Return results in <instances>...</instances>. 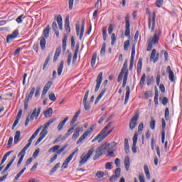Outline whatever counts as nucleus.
Listing matches in <instances>:
<instances>
[{
  "label": "nucleus",
  "instance_id": "obj_1",
  "mask_svg": "<svg viewBox=\"0 0 182 182\" xmlns=\"http://www.w3.org/2000/svg\"><path fill=\"white\" fill-rule=\"evenodd\" d=\"M111 126V124L109 123L105 127V128L91 141V143H95V141H97L98 143H102V141L106 139L112 132H113V129L109 130V127Z\"/></svg>",
  "mask_w": 182,
  "mask_h": 182
},
{
  "label": "nucleus",
  "instance_id": "obj_2",
  "mask_svg": "<svg viewBox=\"0 0 182 182\" xmlns=\"http://www.w3.org/2000/svg\"><path fill=\"white\" fill-rule=\"evenodd\" d=\"M161 35V30H156L153 37H151L148 40L147 51L150 52L153 49V45H157L159 41H160V36Z\"/></svg>",
  "mask_w": 182,
  "mask_h": 182
},
{
  "label": "nucleus",
  "instance_id": "obj_3",
  "mask_svg": "<svg viewBox=\"0 0 182 182\" xmlns=\"http://www.w3.org/2000/svg\"><path fill=\"white\" fill-rule=\"evenodd\" d=\"M53 122H56V118L50 119L48 122L44 124V126H43V127H44V128L40 133V136H39L38 139L36 141L35 146H38L39 142L41 140H43V139H45V137H46V134H48V129H49V127L50 126V124H52V123H53Z\"/></svg>",
  "mask_w": 182,
  "mask_h": 182
},
{
  "label": "nucleus",
  "instance_id": "obj_4",
  "mask_svg": "<svg viewBox=\"0 0 182 182\" xmlns=\"http://www.w3.org/2000/svg\"><path fill=\"white\" fill-rule=\"evenodd\" d=\"M32 141H33V138L31 137L28 139V144L21 149V151L18 153V157H20L18 161L17 162V166L19 167L23 161V158L25 157V154H26V151L29 147H31V144H32Z\"/></svg>",
  "mask_w": 182,
  "mask_h": 182
},
{
  "label": "nucleus",
  "instance_id": "obj_5",
  "mask_svg": "<svg viewBox=\"0 0 182 182\" xmlns=\"http://www.w3.org/2000/svg\"><path fill=\"white\" fill-rule=\"evenodd\" d=\"M146 14H149V17L148 18V28L151 29V32H154V28H156V12H153V15L150 14V9H146Z\"/></svg>",
  "mask_w": 182,
  "mask_h": 182
},
{
  "label": "nucleus",
  "instance_id": "obj_6",
  "mask_svg": "<svg viewBox=\"0 0 182 182\" xmlns=\"http://www.w3.org/2000/svg\"><path fill=\"white\" fill-rule=\"evenodd\" d=\"M110 147V144H104L96 149V155L94 156L93 160H97L99 157L103 155V153L107 151Z\"/></svg>",
  "mask_w": 182,
  "mask_h": 182
},
{
  "label": "nucleus",
  "instance_id": "obj_7",
  "mask_svg": "<svg viewBox=\"0 0 182 182\" xmlns=\"http://www.w3.org/2000/svg\"><path fill=\"white\" fill-rule=\"evenodd\" d=\"M41 110H42L41 107H39L38 109L35 108L32 114H29L26 119L25 127L29 124V122L33 120V119H38L39 114H41Z\"/></svg>",
  "mask_w": 182,
  "mask_h": 182
},
{
  "label": "nucleus",
  "instance_id": "obj_8",
  "mask_svg": "<svg viewBox=\"0 0 182 182\" xmlns=\"http://www.w3.org/2000/svg\"><path fill=\"white\" fill-rule=\"evenodd\" d=\"M93 130H95V125L91 126L90 128L87 129V131H85L82 135L78 139V140L76 142V144H80L86 137H89L90 134L93 132Z\"/></svg>",
  "mask_w": 182,
  "mask_h": 182
},
{
  "label": "nucleus",
  "instance_id": "obj_9",
  "mask_svg": "<svg viewBox=\"0 0 182 182\" xmlns=\"http://www.w3.org/2000/svg\"><path fill=\"white\" fill-rule=\"evenodd\" d=\"M35 90H36V88L35 87H33L31 89V91L28 95L26 96L25 102H24V110H28V107H29V101L32 97H33V95H35Z\"/></svg>",
  "mask_w": 182,
  "mask_h": 182
},
{
  "label": "nucleus",
  "instance_id": "obj_10",
  "mask_svg": "<svg viewBox=\"0 0 182 182\" xmlns=\"http://www.w3.org/2000/svg\"><path fill=\"white\" fill-rule=\"evenodd\" d=\"M94 152L95 149L92 148L88 151L85 156L82 155L80 157L81 160L80 161V166H83V164H85L87 160L90 159V156H92Z\"/></svg>",
  "mask_w": 182,
  "mask_h": 182
},
{
  "label": "nucleus",
  "instance_id": "obj_11",
  "mask_svg": "<svg viewBox=\"0 0 182 182\" xmlns=\"http://www.w3.org/2000/svg\"><path fill=\"white\" fill-rule=\"evenodd\" d=\"M139 116H140V113L139 112H135L134 116L131 119L129 122L130 130H134L136 126H137V121L139 120Z\"/></svg>",
  "mask_w": 182,
  "mask_h": 182
},
{
  "label": "nucleus",
  "instance_id": "obj_12",
  "mask_svg": "<svg viewBox=\"0 0 182 182\" xmlns=\"http://www.w3.org/2000/svg\"><path fill=\"white\" fill-rule=\"evenodd\" d=\"M127 37L130 36V14H127L125 16V32Z\"/></svg>",
  "mask_w": 182,
  "mask_h": 182
},
{
  "label": "nucleus",
  "instance_id": "obj_13",
  "mask_svg": "<svg viewBox=\"0 0 182 182\" xmlns=\"http://www.w3.org/2000/svg\"><path fill=\"white\" fill-rule=\"evenodd\" d=\"M127 60H126L124 62V64H123V66H122V68L121 70V72L118 76V79H117V82H120L122 79H123V75H126V72H129V70H127Z\"/></svg>",
  "mask_w": 182,
  "mask_h": 182
},
{
  "label": "nucleus",
  "instance_id": "obj_14",
  "mask_svg": "<svg viewBox=\"0 0 182 182\" xmlns=\"http://www.w3.org/2000/svg\"><path fill=\"white\" fill-rule=\"evenodd\" d=\"M79 151V149H76L75 151H73L71 154L69 155V156L65 160V161L63 164V167L64 168H68V166L70 161H72V159L75 156L76 153Z\"/></svg>",
  "mask_w": 182,
  "mask_h": 182
},
{
  "label": "nucleus",
  "instance_id": "obj_15",
  "mask_svg": "<svg viewBox=\"0 0 182 182\" xmlns=\"http://www.w3.org/2000/svg\"><path fill=\"white\" fill-rule=\"evenodd\" d=\"M75 30L77 32V35H79L80 33V41H82V38H83V33H85V22H82L81 29L80 25L76 24Z\"/></svg>",
  "mask_w": 182,
  "mask_h": 182
},
{
  "label": "nucleus",
  "instance_id": "obj_16",
  "mask_svg": "<svg viewBox=\"0 0 182 182\" xmlns=\"http://www.w3.org/2000/svg\"><path fill=\"white\" fill-rule=\"evenodd\" d=\"M103 80V73H100L96 79V86L95 89V92H99V89H100V85H102V82Z\"/></svg>",
  "mask_w": 182,
  "mask_h": 182
},
{
  "label": "nucleus",
  "instance_id": "obj_17",
  "mask_svg": "<svg viewBox=\"0 0 182 182\" xmlns=\"http://www.w3.org/2000/svg\"><path fill=\"white\" fill-rule=\"evenodd\" d=\"M159 58H160V53H157L156 49H153L151 53L150 60H153L154 63H156L157 60H159Z\"/></svg>",
  "mask_w": 182,
  "mask_h": 182
},
{
  "label": "nucleus",
  "instance_id": "obj_18",
  "mask_svg": "<svg viewBox=\"0 0 182 182\" xmlns=\"http://www.w3.org/2000/svg\"><path fill=\"white\" fill-rule=\"evenodd\" d=\"M52 85H53V82H52V81H48L46 84V85L43 87V92H42V95H41L42 97H45V96H46V94L48 93V90L52 87Z\"/></svg>",
  "mask_w": 182,
  "mask_h": 182
},
{
  "label": "nucleus",
  "instance_id": "obj_19",
  "mask_svg": "<svg viewBox=\"0 0 182 182\" xmlns=\"http://www.w3.org/2000/svg\"><path fill=\"white\" fill-rule=\"evenodd\" d=\"M117 146V144L116 142H112L109 144V147L107 149L108 150V154L109 157L113 156V154H114V151H116V146Z\"/></svg>",
  "mask_w": 182,
  "mask_h": 182
},
{
  "label": "nucleus",
  "instance_id": "obj_20",
  "mask_svg": "<svg viewBox=\"0 0 182 182\" xmlns=\"http://www.w3.org/2000/svg\"><path fill=\"white\" fill-rule=\"evenodd\" d=\"M11 153H14V151H8L4 156L3 159L0 163V171H2V170L4 169V167H5V166H4L3 164L5 163V161H6V159H8L9 156H11Z\"/></svg>",
  "mask_w": 182,
  "mask_h": 182
},
{
  "label": "nucleus",
  "instance_id": "obj_21",
  "mask_svg": "<svg viewBox=\"0 0 182 182\" xmlns=\"http://www.w3.org/2000/svg\"><path fill=\"white\" fill-rule=\"evenodd\" d=\"M18 35H19V31L18 30H14L13 33L7 36V43H9L10 41H14L15 38H17Z\"/></svg>",
  "mask_w": 182,
  "mask_h": 182
},
{
  "label": "nucleus",
  "instance_id": "obj_22",
  "mask_svg": "<svg viewBox=\"0 0 182 182\" xmlns=\"http://www.w3.org/2000/svg\"><path fill=\"white\" fill-rule=\"evenodd\" d=\"M122 173V169H120V168H117L115 170V175H113L111 178H110V181L113 182V181H116L117 180V178H119V177H120V174Z\"/></svg>",
  "mask_w": 182,
  "mask_h": 182
},
{
  "label": "nucleus",
  "instance_id": "obj_23",
  "mask_svg": "<svg viewBox=\"0 0 182 182\" xmlns=\"http://www.w3.org/2000/svg\"><path fill=\"white\" fill-rule=\"evenodd\" d=\"M166 72L169 75H168L169 80H171V82H176V78L174 77V72H173V70H171V67L168 66L166 68Z\"/></svg>",
  "mask_w": 182,
  "mask_h": 182
},
{
  "label": "nucleus",
  "instance_id": "obj_24",
  "mask_svg": "<svg viewBox=\"0 0 182 182\" xmlns=\"http://www.w3.org/2000/svg\"><path fill=\"white\" fill-rule=\"evenodd\" d=\"M68 120H69V117H65L64 120L60 122V123L57 127V129L58 130V132L63 130V126L66 124V122H68Z\"/></svg>",
  "mask_w": 182,
  "mask_h": 182
},
{
  "label": "nucleus",
  "instance_id": "obj_25",
  "mask_svg": "<svg viewBox=\"0 0 182 182\" xmlns=\"http://www.w3.org/2000/svg\"><path fill=\"white\" fill-rule=\"evenodd\" d=\"M60 52H62V47H58L55 50L54 58H53V62H56L58 59H59V56H60Z\"/></svg>",
  "mask_w": 182,
  "mask_h": 182
},
{
  "label": "nucleus",
  "instance_id": "obj_26",
  "mask_svg": "<svg viewBox=\"0 0 182 182\" xmlns=\"http://www.w3.org/2000/svg\"><path fill=\"white\" fill-rule=\"evenodd\" d=\"M16 159V156H14L13 159L10 161V162L7 164V166L4 169V171L1 172L2 174H4V173H6V171L9 170V168L12 166V164H14V161H15Z\"/></svg>",
  "mask_w": 182,
  "mask_h": 182
},
{
  "label": "nucleus",
  "instance_id": "obj_27",
  "mask_svg": "<svg viewBox=\"0 0 182 182\" xmlns=\"http://www.w3.org/2000/svg\"><path fill=\"white\" fill-rule=\"evenodd\" d=\"M82 128H77L76 131L73 133L72 135V139L73 140H77L79 138V136H80V130Z\"/></svg>",
  "mask_w": 182,
  "mask_h": 182
},
{
  "label": "nucleus",
  "instance_id": "obj_28",
  "mask_svg": "<svg viewBox=\"0 0 182 182\" xmlns=\"http://www.w3.org/2000/svg\"><path fill=\"white\" fill-rule=\"evenodd\" d=\"M49 31H50V26L48 25L46 28L43 31V35L45 39L49 38Z\"/></svg>",
  "mask_w": 182,
  "mask_h": 182
},
{
  "label": "nucleus",
  "instance_id": "obj_29",
  "mask_svg": "<svg viewBox=\"0 0 182 182\" xmlns=\"http://www.w3.org/2000/svg\"><path fill=\"white\" fill-rule=\"evenodd\" d=\"M124 167L127 171H129V168H130V157L126 156L124 159Z\"/></svg>",
  "mask_w": 182,
  "mask_h": 182
},
{
  "label": "nucleus",
  "instance_id": "obj_30",
  "mask_svg": "<svg viewBox=\"0 0 182 182\" xmlns=\"http://www.w3.org/2000/svg\"><path fill=\"white\" fill-rule=\"evenodd\" d=\"M40 46L42 50H45L46 48V38H45V37H41L40 40Z\"/></svg>",
  "mask_w": 182,
  "mask_h": 182
},
{
  "label": "nucleus",
  "instance_id": "obj_31",
  "mask_svg": "<svg viewBox=\"0 0 182 182\" xmlns=\"http://www.w3.org/2000/svg\"><path fill=\"white\" fill-rule=\"evenodd\" d=\"M21 131H16L14 136V144H18L21 140Z\"/></svg>",
  "mask_w": 182,
  "mask_h": 182
},
{
  "label": "nucleus",
  "instance_id": "obj_32",
  "mask_svg": "<svg viewBox=\"0 0 182 182\" xmlns=\"http://www.w3.org/2000/svg\"><path fill=\"white\" fill-rule=\"evenodd\" d=\"M53 114V109L52 107L48 108L44 112V116L45 117H50Z\"/></svg>",
  "mask_w": 182,
  "mask_h": 182
},
{
  "label": "nucleus",
  "instance_id": "obj_33",
  "mask_svg": "<svg viewBox=\"0 0 182 182\" xmlns=\"http://www.w3.org/2000/svg\"><path fill=\"white\" fill-rule=\"evenodd\" d=\"M127 92L125 94V101L124 105H127V102H129V97H130V87H127Z\"/></svg>",
  "mask_w": 182,
  "mask_h": 182
},
{
  "label": "nucleus",
  "instance_id": "obj_34",
  "mask_svg": "<svg viewBox=\"0 0 182 182\" xmlns=\"http://www.w3.org/2000/svg\"><path fill=\"white\" fill-rule=\"evenodd\" d=\"M144 173L146 174V177L147 180H150L151 176H150V171H149V166H147V165H144Z\"/></svg>",
  "mask_w": 182,
  "mask_h": 182
},
{
  "label": "nucleus",
  "instance_id": "obj_35",
  "mask_svg": "<svg viewBox=\"0 0 182 182\" xmlns=\"http://www.w3.org/2000/svg\"><path fill=\"white\" fill-rule=\"evenodd\" d=\"M65 29L66 32H70V21L69 18H65Z\"/></svg>",
  "mask_w": 182,
  "mask_h": 182
},
{
  "label": "nucleus",
  "instance_id": "obj_36",
  "mask_svg": "<svg viewBox=\"0 0 182 182\" xmlns=\"http://www.w3.org/2000/svg\"><path fill=\"white\" fill-rule=\"evenodd\" d=\"M117 41V37H116V34L114 33H112L111 34V45H112V46H114L116 44Z\"/></svg>",
  "mask_w": 182,
  "mask_h": 182
},
{
  "label": "nucleus",
  "instance_id": "obj_37",
  "mask_svg": "<svg viewBox=\"0 0 182 182\" xmlns=\"http://www.w3.org/2000/svg\"><path fill=\"white\" fill-rule=\"evenodd\" d=\"M105 93H106V90H102V92L100 93V95L97 97L95 100V105H97V103H99V101L100 100V99H102V97H103Z\"/></svg>",
  "mask_w": 182,
  "mask_h": 182
},
{
  "label": "nucleus",
  "instance_id": "obj_38",
  "mask_svg": "<svg viewBox=\"0 0 182 182\" xmlns=\"http://www.w3.org/2000/svg\"><path fill=\"white\" fill-rule=\"evenodd\" d=\"M68 36H65L63 38V52H66Z\"/></svg>",
  "mask_w": 182,
  "mask_h": 182
},
{
  "label": "nucleus",
  "instance_id": "obj_39",
  "mask_svg": "<svg viewBox=\"0 0 182 182\" xmlns=\"http://www.w3.org/2000/svg\"><path fill=\"white\" fill-rule=\"evenodd\" d=\"M96 58H97V53H94L91 58V66L93 68L96 65Z\"/></svg>",
  "mask_w": 182,
  "mask_h": 182
},
{
  "label": "nucleus",
  "instance_id": "obj_40",
  "mask_svg": "<svg viewBox=\"0 0 182 182\" xmlns=\"http://www.w3.org/2000/svg\"><path fill=\"white\" fill-rule=\"evenodd\" d=\"M42 129H43V126H41L40 127H38L31 136V139H34L36 137V136L39 134V132H41V130H42Z\"/></svg>",
  "mask_w": 182,
  "mask_h": 182
},
{
  "label": "nucleus",
  "instance_id": "obj_41",
  "mask_svg": "<svg viewBox=\"0 0 182 182\" xmlns=\"http://www.w3.org/2000/svg\"><path fill=\"white\" fill-rule=\"evenodd\" d=\"M60 146L59 145H55L48 149V153H56L58 150H59Z\"/></svg>",
  "mask_w": 182,
  "mask_h": 182
},
{
  "label": "nucleus",
  "instance_id": "obj_42",
  "mask_svg": "<svg viewBox=\"0 0 182 182\" xmlns=\"http://www.w3.org/2000/svg\"><path fill=\"white\" fill-rule=\"evenodd\" d=\"M65 65V62L61 61L60 63V65L58 67V76H60V75H62V72L63 70V65Z\"/></svg>",
  "mask_w": 182,
  "mask_h": 182
},
{
  "label": "nucleus",
  "instance_id": "obj_43",
  "mask_svg": "<svg viewBox=\"0 0 182 182\" xmlns=\"http://www.w3.org/2000/svg\"><path fill=\"white\" fill-rule=\"evenodd\" d=\"M102 31V39L103 41H107V30L106 29V27H103Z\"/></svg>",
  "mask_w": 182,
  "mask_h": 182
},
{
  "label": "nucleus",
  "instance_id": "obj_44",
  "mask_svg": "<svg viewBox=\"0 0 182 182\" xmlns=\"http://www.w3.org/2000/svg\"><path fill=\"white\" fill-rule=\"evenodd\" d=\"M164 117L166 121L170 120V110L168 109V107L165 109Z\"/></svg>",
  "mask_w": 182,
  "mask_h": 182
},
{
  "label": "nucleus",
  "instance_id": "obj_45",
  "mask_svg": "<svg viewBox=\"0 0 182 182\" xmlns=\"http://www.w3.org/2000/svg\"><path fill=\"white\" fill-rule=\"evenodd\" d=\"M128 76H129V72H126L125 75H124V78H123L122 87H126Z\"/></svg>",
  "mask_w": 182,
  "mask_h": 182
},
{
  "label": "nucleus",
  "instance_id": "obj_46",
  "mask_svg": "<svg viewBox=\"0 0 182 182\" xmlns=\"http://www.w3.org/2000/svg\"><path fill=\"white\" fill-rule=\"evenodd\" d=\"M60 166V162H58L55 164V166L50 170V176H52L53 173L56 171L59 168V166Z\"/></svg>",
  "mask_w": 182,
  "mask_h": 182
},
{
  "label": "nucleus",
  "instance_id": "obj_47",
  "mask_svg": "<svg viewBox=\"0 0 182 182\" xmlns=\"http://www.w3.org/2000/svg\"><path fill=\"white\" fill-rule=\"evenodd\" d=\"M25 170H26V168H23L14 178V180L17 181V180H19V178L25 173Z\"/></svg>",
  "mask_w": 182,
  "mask_h": 182
},
{
  "label": "nucleus",
  "instance_id": "obj_48",
  "mask_svg": "<svg viewBox=\"0 0 182 182\" xmlns=\"http://www.w3.org/2000/svg\"><path fill=\"white\" fill-rule=\"evenodd\" d=\"M149 126L151 130H154L156 129V120H154V118H151Z\"/></svg>",
  "mask_w": 182,
  "mask_h": 182
},
{
  "label": "nucleus",
  "instance_id": "obj_49",
  "mask_svg": "<svg viewBox=\"0 0 182 182\" xmlns=\"http://www.w3.org/2000/svg\"><path fill=\"white\" fill-rule=\"evenodd\" d=\"M135 55H136V44L134 43L132 49L131 59H134Z\"/></svg>",
  "mask_w": 182,
  "mask_h": 182
},
{
  "label": "nucleus",
  "instance_id": "obj_50",
  "mask_svg": "<svg viewBox=\"0 0 182 182\" xmlns=\"http://www.w3.org/2000/svg\"><path fill=\"white\" fill-rule=\"evenodd\" d=\"M124 149H125V152L129 153V140L127 139H124Z\"/></svg>",
  "mask_w": 182,
  "mask_h": 182
},
{
  "label": "nucleus",
  "instance_id": "obj_51",
  "mask_svg": "<svg viewBox=\"0 0 182 182\" xmlns=\"http://www.w3.org/2000/svg\"><path fill=\"white\" fill-rule=\"evenodd\" d=\"M163 4H164V0H156L155 5L157 8H161Z\"/></svg>",
  "mask_w": 182,
  "mask_h": 182
},
{
  "label": "nucleus",
  "instance_id": "obj_52",
  "mask_svg": "<svg viewBox=\"0 0 182 182\" xmlns=\"http://www.w3.org/2000/svg\"><path fill=\"white\" fill-rule=\"evenodd\" d=\"M105 53H106V43H103L100 50V55H102V56H103Z\"/></svg>",
  "mask_w": 182,
  "mask_h": 182
},
{
  "label": "nucleus",
  "instance_id": "obj_53",
  "mask_svg": "<svg viewBox=\"0 0 182 182\" xmlns=\"http://www.w3.org/2000/svg\"><path fill=\"white\" fill-rule=\"evenodd\" d=\"M75 130V127H70L66 132L65 136L66 137H69L72 133H73V131Z\"/></svg>",
  "mask_w": 182,
  "mask_h": 182
},
{
  "label": "nucleus",
  "instance_id": "obj_54",
  "mask_svg": "<svg viewBox=\"0 0 182 182\" xmlns=\"http://www.w3.org/2000/svg\"><path fill=\"white\" fill-rule=\"evenodd\" d=\"M142 67H143V60L141 58H139V61H138V63H137L138 70H141Z\"/></svg>",
  "mask_w": 182,
  "mask_h": 182
},
{
  "label": "nucleus",
  "instance_id": "obj_55",
  "mask_svg": "<svg viewBox=\"0 0 182 182\" xmlns=\"http://www.w3.org/2000/svg\"><path fill=\"white\" fill-rule=\"evenodd\" d=\"M130 46V41L127 40L124 43V50H127Z\"/></svg>",
  "mask_w": 182,
  "mask_h": 182
},
{
  "label": "nucleus",
  "instance_id": "obj_56",
  "mask_svg": "<svg viewBox=\"0 0 182 182\" xmlns=\"http://www.w3.org/2000/svg\"><path fill=\"white\" fill-rule=\"evenodd\" d=\"M144 82H146V74L144 73L141 77V80H140V82H139V85L141 86H143V85H144Z\"/></svg>",
  "mask_w": 182,
  "mask_h": 182
},
{
  "label": "nucleus",
  "instance_id": "obj_57",
  "mask_svg": "<svg viewBox=\"0 0 182 182\" xmlns=\"http://www.w3.org/2000/svg\"><path fill=\"white\" fill-rule=\"evenodd\" d=\"M77 50H75L73 57V63L75 64L76 63V60H77Z\"/></svg>",
  "mask_w": 182,
  "mask_h": 182
},
{
  "label": "nucleus",
  "instance_id": "obj_58",
  "mask_svg": "<svg viewBox=\"0 0 182 182\" xmlns=\"http://www.w3.org/2000/svg\"><path fill=\"white\" fill-rule=\"evenodd\" d=\"M161 124H162V132L161 133H166V121L164 118L161 119Z\"/></svg>",
  "mask_w": 182,
  "mask_h": 182
},
{
  "label": "nucleus",
  "instance_id": "obj_59",
  "mask_svg": "<svg viewBox=\"0 0 182 182\" xmlns=\"http://www.w3.org/2000/svg\"><path fill=\"white\" fill-rule=\"evenodd\" d=\"M112 166H113V162H107L105 164L106 170H112Z\"/></svg>",
  "mask_w": 182,
  "mask_h": 182
},
{
  "label": "nucleus",
  "instance_id": "obj_60",
  "mask_svg": "<svg viewBox=\"0 0 182 182\" xmlns=\"http://www.w3.org/2000/svg\"><path fill=\"white\" fill-rule=\"evenodd\" d=\"M40 95H41V87H38L36 90L34 96L35 97H39Z\"/></svg>",
  "mask_w": 182,
  "mask_h": 182
},
{
  "label": "nucleus",
  "instance_id": "obj_61",
  "mask_svg": "<svg viewBox=\"0 0 182 182\" xmlns=\"http://www.w3.org/2000/svg\"><path fill=\"white\" fill-rule=\"evenodd\" d=\"M114 29V26H113V24H109V26L108 27V33H109V35H112V33H113Z\"/></svg>",
  "mask_w": 182,
  "mask_h": 182
},
{
  "label": "nucleus",
  "instance_id": "obj_62",
  "mask_svg": "<svg viewBox=\"0 0 182 182\" xmlns=\"http://www.w3.org/2000/svg\"><path fill=\"white\" fill-rule=\"evenodd\" d=\"M139 137V134L137 133H135L133 136V144H137V139Z\"/></svg>",
  "mask_w": 182,
  "mask_h": 182
},
{
  "label": "nucleus",
  "instance_id": "obj_63",
  "mask_svg": "<svg viewBox=\"0 0 182 182\" xmlns=\"http://www.w3.org/2000/svg\"><path fill=\"white\" fill-rule=\"evenodd\" d=\"M84 105L85 110H90V104L87 102H82Z\"/></svg>",
  "mask_w": 182,
  "mask_h": 182
},
{
  "label": "nucleus",
  "instance_id": "obj_64",
  "mask_svg": "<svg viewBox=\"0 0 182 182\" xmlns=\"http://www.w3.org/2000/svg\"><path fill=\"white\" fill-rule=\"evenodd\" d=\"M49 99L51 100V102H56V97L55 96V93L50 94Z\"/></svg>",
  "mask_w": 182,
  "mask_h": 182
}]
</instances>
